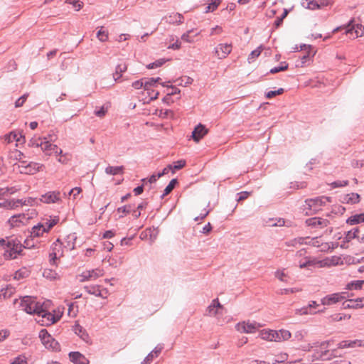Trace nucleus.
<instances>
[{
	"label": "nucleus",
	"instance_id": "nucleus-30",
	"mask_svg": "<svg viewBox=\"0 0 364 364\" xmlns=\"http://www.w3.org/2000/svg\"><path fill=\"white\" fill-rule=\"evenodd\" d=\"M124 167L122 166H109L105 168V173L109 175H117L123 173Z\"/></svg>",
	"mask_w": 364,
	"mask_h": 364
},
{
	"label": "nucleus",
	"instance_id": "nucleus-28",
	"mask_svg": "<svg viewBox=\"0 0 364 364\" xmlns=\"http://www.w3.org/2000/svg\"><path fill=\"white\" fill-rule=\"evenodd\" d=\"M29 361L30 360L24 354H21L11 359L10 364H31Z\"/></svg>",
	"mask_w": 364,
	"mask_h": 364
},
{
	"label": "nucleus",
	"instance_id": "nucleus-39",
	"mask_svg": "<svg viewBox=\"0 0 364 364\" xmlns=\"http://www.w3.org/2000/svg\"><path fill=\"white\" fill-rule=\"evenodd\" d=\"M343 309H358L359 304L356 303V299H348L345 301L343 304Z\"/></svg>",
	"mask_w": 364,
	"mask_h": 364
},
{
	"label": "nucleus",
	"instance_id": "nucleus-57",
	"mask_svg": "<svg viewBox=\"0 0 364 364\" xmlns=\"http://www.w3.org/2000/svg\"><path fill=\"white\" fill-rule=\"evenodd\" d=\"M43 275V277H46V278L53 279L56 277L57 274L50 269H45Z\"/></svg>",
	"mask_w": 364,
	"mask_h": 364
},
{
	"label": "nucleus",
	"instance_id": "nucleus-22",
	"mask_svg": "<svg viewBox=\"0 0 364 364\" xmlns=\"http://www.w3.org/2000/svg\"><path fill=\"white\" fill-rule=\"evenodd\" d=\"M44 142H43L41 150L48 155H50L52 152L58 153V146L52 144L47 138H43Z\"/></svg>",
	"mask_w": 364,
	"mask_h": 364
},
{
	"label": "nucleus",
	"instance_id": "nucleus-56",
	"mask_svg": "<svg viewBox=\"0 0 364 364\" xmlns=\"http://www.w3.org/2000/svg\"><path fill=\"white\" fill-rule=\"evenodd\" d=\"M300 289L298 288H287V289H280V294H289L295 292L299 291Z\"/></svg>",
	"mask_w": 364,
	"mask_h": 364
},
{
	"label": "nucleus",
	"instance_id": "nucleus-14",
	"mask_svg": "<svg viewBox=\"0 0 364 364\" xmlns=\"http://www.w3.org/2000/svg\"><path fill=\"white\" fill-rule=\"evenodd\" d=\"M208 133V129L202 124H198L192 132L193 139L198 142L206 134Z\"/></svg>",
	"mask_w": 364,
	"mask_h": 364
},
{
	"label": "nucleus",
	"instance_id": "nucleus-50",
	"mask_svg": "<svg viewBox=\"0 0 364 364\" xmlns=\"http://www.w3.org/2000/svg\"><path fill=\"white\" fill-rule=\"evenodd\" d=\"M348 185V181L343 180V181H336L331 183V186L332 188H341L344 187Z\"/></svg>",
	"mask_w": 364,
	"mask_h": 364
},
{
	"label": "nucleus",
	"instance_id": "nucleus-29",
	"mask_svg": "<svg viewBox=\"0 0 364 364\" xmlns=\"http://www.w3.org/2000/svg\"><path fill=\"white\" fill-rule=\"evenodd\" d=\"M301 5L305 9H309V10H316L319 9L318 6V2L315 0H304L301 3Z\"/></svg>",
	"mask_w": 364,
	"mask_h": 364
},
{
	"label": "nucleus",
	"instance_id": "nucleus-2",
	"mask_svg": "<svg viewBox=\"0 0 364 364\" xmlns=\"http://www.w3.org/2000/svg\"><path fill=\"white\" fill-rule=\"evenodd\" d=\"M0 245H6V249L4 252V257L6 259H16L23 250V245L21 241L16 238H7L6 240L0 238Z\"/></svg>",
	"mask_w": 364,
	"mask_h": 364
},
{
	"label": "nucleus",
	"instance_id": "nucleus-24",
	"mask_svg": "<svg viewBox=\"0 0 364 364\" xmlns=\"http://www.w3.org/2000/svg\"><path fill=\"white\" fill-rule=\"evenodd\" d=\"M221 308L222 306L219 303L218 299H215L212 301V303L208 306L207 311L209 316H215L217 314L216 308Z\"/></svg>",
	"mask_w": 364,
	"mask_h": 364
},
{
	"label": "nucleus",
	"instance_id": "nucleus-9",
	"mask_svg": "<svg viewBox=\"0 0 364 364\" xmlns=\"http://www.w3.org/2000/svg\"><path fill=\"white\" fill-rule=\"evenodd\" d=\"M259 327H260V325L257 322H242L236 325V329L238 331L245 333H254Z\"/></svg>",
	"mask_w": 364,
	"mask_h": 364
},
{
	"label": "nucleus",
	"instance_id": "nucleus-10",
	"mask_svg": "<svg viewBox=\"0 0 364 364\" xmlns=\"http://www.w3.org/2000/svg\"><path fill=\"white\" fill-rule=\"evenodd\" d=\"M21 306L27 314H32L36 311V301L31 296H26L21 301Z\"/></svg>",
	"mask_w": 364,
	"mask_h": 364
},
{
	"label": "nucleus",
	"instance_id": "nucleus-60",
	"mask_svg": "<svg viewBox=\"0 0 364 364\" xmlns=\"http://www.w3.org/2000/svg\"><path fill=\"white\" fill-rule=\"evenodd\" d=\"M58 221V218L50 219L49 221L46 222L44 225L46 226V229L49 231L55 225L57 224Z\"/></svg>",
	"mask_w": 364,
	"mask_h": 364
},
{
	"label": "nucleus",
	"instance_id": "nucleus-25",
	"mask_svg": "<svg viewBox=\"0 0 364 364\" xmlns=\"http://www.w3.org/2000/svg\"><path fill=\"white\" fill-rule=\"evenodd\" d=\"M343 201L350 204L358 203L360 201V195L355 193L347 194L344 196Z\"/></svg>",
	"mask_w": 364,
	"mask_h": 364
},
{
	"label": "nucleus",
	"instance_id": "nucleus-62",
	"mask_svg": "<svg viewBox=\"0 0 364 364\" xmlns=\"http://www.w3.org/2000/svg\"><path fill=\"white\" fill-rule=\"evenodd\" d=\"M193 31V30H189L186 33H183L181 36V39L186 42L191 43L193 41V39L191 38L189 36V34Z\"/></svg>",
	"mask_w": 364,
	"mask_h": 364
},
{
	"label": "nucleus",
	"instance_id": "nucleus-18",
	"mask_svg": "<svg viewBox=\"0 0 364 364\" xmlns=\"http://www.w3.org/2000/svg\"><path fill=\"white\" fill-rule=\"evenodd\" d=\"M48 232V230L46 229V226L44 224L38 223L32 228L30 236L33 238H38L43 235L44 232Z\"/></svg>",
	"mask_w": 364,
	"mask_h": 364
},
{
	"label": "nucleus",
	"instance_id": "nucleus-13",
	"mask_svg": "<svg viewBox=\"0 0 364 364\" xmlns=\"http://www.w3.org/2000/svg\"><path fill=\"white\" fill-rule=\"evenodd\" d=\"M353 22V20L349 22L347 26L343 27L346 28L345 33L346 34H350L353 35V33H355V36H353V38H358L359 36H362L364 35V26L362 25L357 24L356 26H351V23Z\"/></svg>",
	"mask_w": 364,
	"mask_h": 364
},
{
	"label": "nucleus",
	"instance_id": "nucleus-23",
	"mask_svg": "<svg viewBox=\"0 0 364 364\" xmlns=\"http://www.w3.org/2000/svg\"><path fill=\"white\" fill-rule=\"evenodd\" d=\"M127 65H126V63H123L118 64L116 66L115 72L113 74V77L114 80L117 81V80H119L122 77V73H124L127 70Z\"/></svg>",
	"mask_w": 364,
	"mask_h": 364
},
{
	"label": "nucleus",
	"instance_id": "nucleus-52",
	"mask_svg": "<svg viewBox=\"0 0 364 364\" xmlns=\"http://www.w3.org/2000/svg\"><path fill=\"white\" fill-rule=\"evenodd\" d=\"M92 280L89 271H85L80 275V282H85L86 281Z\"/></svg>",
	"mask_w": 364,
	"mask_h": 364
},
{
	"label": "nucleus",
	"instance_id": "nucleus-3",
	"mask_svg": "<svg viewBox=\"0 0 364 364\" xmlns=\"http://www.w3.org/2000/svg\"><path fill=\"white\" fill-rule=\"evenodd\" d=\"M77 239V236L75 233H71L67 235L63 241L60 239H58L55 242H53L51 245V248L56 250L58 247L60 249L63 247L64 249L67 250H73L75 248V242Z\"/></svg>",
	"mask_w": 364,
	"mask_h": 364
},
{
	"label": "nucleus",
	"instance_id": "nucleus-42",
	"mask_svg": "<svg viewBox=\"0 0 364 364\" xmlns=\"http://www.w3.org/2000/svg\"><path fill=\"white\" fill-rule=\"evenodd\" d=\"M43 142H44L43 139L38 137H33L30 139L28 146L33 147H41L42 148Z\"/></svg>",
	"mask_w": 364,
	"mask_h": 364
},
{
	"label": "nucleus",
	"instance_id": "nucleus-51",
	"mask_svg": "<svg viewBox=\"0 0 364 364\" xmlns=\"http://www.w3.org/2000/svg\"><path fill=\"white\" fill-rule=\"evenodd\" d=\"M107 112V107L102 106L95 110V114L99 117H103Z\"/></svg>",
	"mask_w": 364,
	"mask_h": 364
},
{
	"label": "nucleus",
	"instance_id": "nucleus-53",
	"mask_svg": "<svg viewBox=\"0 0 364 364\" xmlns=\"http://www.w3.org/2000/svg\"><path fill=\"white\" fill-rule=\"evenodd\" d=\"M117 210L118 213H129L132 211V205H123L122 207L118 208Z\"/></svg>",
	"mask_w": 364,
	"mask_h": 364
},
{
	"label": "nucleus",
	"instance_id": "nucleus-55",
	"mask_svg": "<svg viewBox=\"0 0 364 364\" xmlns=\"http://www.w3.org/2000/svg\"><path fill=\"white\" fill-rule=\"evenodd\" d=\"M28 96V94H24L21 97H20L15 102V107H21L25 101L26 100L27 97Z\"/></svg>",
	"mask_w": 364,
	"mask_h": 364
},
{
	"label": "nucleus",
	"instance_id": "nucleus-59",
	"mask_svg": "<svg viewBox=\"0 0 364 364\" xmlns=\"http://www.w3.org/2000/svg\"><path fill=\"white\" fill-rule=\"evenodd\" d=\"M170 88L171 89V91L168 92L167 93V97L164 98V100H163L164 101L166 100V99L169 96L174 95H176V94H180V92H181V90L178 88H177L176 87L171 85Z\"/></svg>",
	"mask_w": 364,
	"mask_h": 364
},
{
	"label": "nucleus",
	"instance_id": "nucleus-4",
	"mask_svg": "<svg viewBox=\"0 0 364 364\" xmlns=\"http://www.w3.org/2000/svg\"><path fill=\"white\" fill-rule=\"evenodd\" d=\"M39 338L46 348L52 349L53 350H59L60 345L58 342L55 341L50 334L48 333L46 329L43 328L40 331Z\"/></svg>",
	"mask_w": 364,
	"mask_h": 364
},
{
	"label": "nucleus",
	"instance_id": "nucleus-61",
	"mask_svg": "<svg viewBox=\"0 0 364 364\" xmlns=\"http://www.w3.org/2000/svg\"><path fill=\"white\" fill-rule=\"evenodd\" d=\"M275 277L277 278H278L282 282H286V280L284 279L286 277V274H285L284 269H282V270H277L275 272Z\"/></svg>",
	"mask_w": 364,
	"mask_h": 364
},
{
	"label": "nucleus",
	"instance_id": "nucleus-32",
	"mask_svg": "<svg viewBox=\"0 0 364 364\" xmlns=\"http://www.w3.org/2000/svg\"><path fill=\"white\" fill-rule=\"evenodd\" d=\"M85 291L91 295H95L96 296H101V291L98 286H85L84 287Z\"/></svg>",
	"mask_w": 364,
	"mask_h": 364
},
{
	"label": "nucleus",
	"instance_id": "nucleus-26",
	"mask_svg": "<svg viewBox=\"0 0 364 364\" xmlns=\"http://www.w3.org/2000/svg\"><path fill=\"white\" fill-rule=\"evenodd\" d=\"M362 222H364V213L354 215L346 220V223L351 225L358 224Z\"/></svg>",
	"mask_w": 364,
	"mask_h": 364
},
{
	"label": "nucleus",
	"instance_id": "nucleus-37",
	"mask_svg": "<svg viewBox=\"0 0 364 364\" xmlns=\"http://www.w3.org/2000/svg\"><path fill=\"white\" fill-rule=\"evenodd\" d=\"M146 237H149L151 242H153L157 237L158 230L155 228H147L145 230Z\"/></svg>",
	"mask_w": 364,
	"mask_h": 364
},
{
	"label": "nucleus",
	"instance_id": "nucleus-16",
	"mask_svg": "<svg viewBox=\"0 0 364 364\" xmlns=\"http://www.w3.org/2000/svg\"><path fill=\"white\" fill-rule=\"evenodd\" d=\"M306 223L309 226L316 228H323L326 227L329 222L327 219H323L321 218H311L306 220Z\"/></svg>",
	"mask_w": 364,
	"mask_h": 364
},
{
	"label": "nucleus",
	"instance_id": "nucleus-47",
	"mask_svg": "<svg viewBox=\"0 0 364 364\" xmlns=\"http://www.w3.org/2000/svg\"><path fill=\"white\" fill-rule=\"evenodd\" d=\"M97 37L102 42H105L108 39V33L105 31L102 28L99 30L97 33Z\"/></svg>",
	"mask_w": 364,
	"mask_h": 364
},
{
	"label": "nucleus",
	"instance_id": "nucleus-41",
	"mask_svg": "<svg viewBox=\"0 0 364 364\" xmlns=\"http://www.w3.org/2000/svg\"><path fill=\"white\" fill-rule=\"evenodd\" d=\"M0 208H5L7 210H13L16 208L14 199L5 200L0 203Z\"/></svg>",
	"mask_w": 364,
	"mask_h": 364
},
{
	"label": "nucleus",
	"instance_id": "nucleus-15",
	"mask_svg": "<svg viewBox=\"0 0 364 364\" xmlns=\"http://www.w3.org/2000/svg\"><path fill=\"white\" fill-rule=\"evenodd\" d=\"M70 361L75 364H88V360L84 355L77 351L70 352L69 353Z\"/></svg>",
	"mask_w": 364,
	"mask_h": 364
},
{
	"label": "nucleus",
	"instance_id": "nucleus-35",
	"mask_svg": "<svg viewBox=\"0 0 364 364\" xmlns=\"http://www.w3.org/2000/svg\"><path fill=\"white\" fill-rule=\"evenodd\" d=\"M178 183L176 178H173L171 180L169 183L166 186L164 191V193L161 195V198H163L165 196L169 194L172 190L174 188L176 184Z\"/></svg>",
	"mask_w": 364,
	"mask_h": 364
},
{
	"label": "nucleus",
	"instance_id": "nucleus-11",
	"mask_svg": "<svg viewBox=\"0 0 364 364\" xmlns=\"http://www.w3.org/2000/svg\"><path fill=\"white\" fill-rule=\"evenodd\" d=\"M232 51V45L220 43L215 48V54L219 59L225 58Z\"/></svg>",
	"mask_w": 364,
	"mask_h": 364
},
{
	"label": "nucleus",
	"instance_id": "nucleus-8",
	"mask_svg": "<svg viewBox=\"0 0 364 364\" xmlns=\"http://www.w3.org/2000/svg\"><path fill=\"white\" fill-rule=\"evenodd\" d=\"M30 218L31 217L28 214L20 213L11 216L8 223L11 228L19 227L26 224Z\"/></svg>",
	"mask_w": 364,
	"mask_h": 364
},
{
	"label": "nucleus",
	"instance_id": "nucleus-27",
	"mask_svg": "<svg viewBox=\"0 0 364 364\" xmlns=\"http://www.w3.org/2000/svg\"><path fill=\"white\" fill-rule=\"evenodd\" d=\"M359 232L358 228H355L348 232H346V235L344 237V242H349L353 239H358L360 237L358 236V233Z\"/></svg>",
	"mask_w": 364,
	"mask_h": 364
},
{
	"label": "nucleus",
	"instance_id": "nucleus-21",
	"mask_svg": "<svg viewBox=\"0 0 364 364\" xmlns=\"http://www.w3.org/2000/svg\"><path fill=\"white\" fill-rule=\"evenodd\" d=\"M73 331L76 335H77L82 340L86 343L90 342V336L85 329L83 328L80 324H75L73 326Z\"/></svg>",
	"mask_w": 364,
	"mask_h": 364
},
{
	"label": "nucleus",
	"instance_id": "nucleus-19",
	"mask_svg": "<svg viewBox=\"0 0 364 364\" xmlns=\"http://www.w3.org/2000/svg\"><path fill=\"white\" fill-rule=\"evenodd\" d=\"M166 23L169 24H181L183 23V16L179 13H172L164 18Z\"/></svg>",
	"mask_w": 364,
	"mask_h": 364
},
{
	"label": "nucleus",
	"instance_id": "nucleus-58",
	"mask_svg": "<svg viewBox=\"0 0 364 364\" xmlns=\"http://www.w3.org/2000/svg\"><path fill=\"white\" fill-rule=\"evenodd\" d=\"M53 252L50 253V262L51 264H54L57 259V253L60 252V248L58 247L56 250L52 248Z\"/></svg>",
	"mask_w": 364,
	"mask_h": 364
},
{
	"label": "nucleus",
	"instance_id": "nucleus-34",
	"mask_svg": "<svg viewBox=\"0 0 364 364\" xmlns=\"http://www.w3.org/2000/svg\"><path fill=\"white\" fill-rule=\"evenodd\" d=\"M295 314L298 315H314L316 314V312L312 311L309 306H306L300 309H296L295 310Z\"/></svg>",
	"mask_w": 364,
	"mask_h": 364
},
{
	"label": "nucleus",
	"instance_id": "nucleus-17",
	"mask_svg": "<svg viewBox=\"0 0 364 364\" xmlns=\"http://www.w3.org/2000/svg\"><path fill=\"white\" fill-rule=\"evenodd\" d=\"M355 346H364V341L354 340V341H342L338 344V348H354Z\"/></svg>",
	"mask_w": 364,
	"mask_h": 364
},
{
	"label": "nucleus",
	"instance_id": "nucleus-38",
	"mask_svg": "<svg viewBox=\"0 0 364 364\" xmlns=\"http://www.w3.org/2000/svg\"><path fill=\"white\" fill-rule=\"evenodd\" d=\"M42 318H46L47 321L46 324H53L58 321V318L55 317L53 314L50 312L45 311V312L42 314Z\"/></svg>",
	"mask_w": 364,
	"mask_h": 364
},
{
	"label": "nucleus",
	"instance_id": "nucleus-20",
	"mask_svg": "<svg viewBox=\"0 0 364 364\" xmlns=\"http://www.w3.org/2000/svg\"><path fill=\"white\" fill-rule=\"evenodd\" d=\"M262 338L264 340L274 342H280V338L278 335V331L274 330H269L264 331L261 333Z\"/></svg>",
	"mask_w": 364,
	"mask_h": 364
},
{
	"label": "nucleus",
	"instance_id": "nucleus-5",
	"mask_svg": "<svg viewBox=\"0 0 364 364\" xmlns=\"http://www.w3.org/2000/svg\"><path fill=\"white\" fill-rule=\"evenodd\" d=\"M346 294V292H340L326 295L321 299V304L324 306H331L345 299Z\"/></svg>",
	"mask_w": 364,
	"mask_h": 364
},
{
	"label": "nucleus",
	"instance_id": "nucleus-31",
	"mask_svg": "<svg viewBox=\"0 0 364 364\" xmlns=\"http://www.w3.org/2000/svg\"><path fill=\"white\" fill-rule=\"evenodd\" d=\"M364 284V280H356L352 281L346 285V289L348 290H360L362 289L363 285Z\"/></svg>",
	"mask_w": 364,
	"mask_h": 364
},
{
	"label": "nucleus",
	"instance_id": "nucleus-54",
	"mask_svg": "<svg viewBox=\"0 0 364 364\" xmlns=\"http://www.w3.org/2000/svg\"><path fill=\"white\" fill-rule=\"evenodd\" d=\"M186 165V161L184 160H178L174 162L173 165V173H174L175 170H178L182 168Z\"/></svg>",
	"mask_w": 364,
	"mask_h": 364
},
{
	"label": "nucleus",
	"instance_id": "nucleus-49",
	"mask_svg": "<svg viewBox=\"0 0 364 364\" xmlns=\"http://www.w3.org/2000/svg\"><path fill=\"white\" fill-rule=\"evenodd\" d=\"M66 3L73 5L76 11H79L83 5V3L79 0H66Z\"/></svg>",
	"mask_w": 364,
	"mask_h": 364
},
{
	"label": "nucleus",
	"instance_id": "nucleus-48",
	"mask_svg": "<svg viewBox=\"0 0 364 364\" xmlns=\"http://www.w3.org/2000/svg\"><path fill=\"white\" fill-rule=\"evenodd\" d=\"M165 62H166L165 59H159V60L154 61V63H149V65H147L146 68L148 69H154L156 68H159V67L161 66Z\"/></svg>",
	"mask_w": 364,
	"mask_h": 364
},
{
	"label": "nucleus",
	"instance_id": "nucleus-33",
	"mask_svg": "<svg viewBox=\"0 0 364 364\" xmlns=\"http://www.w3.org/2000/svg\"><path fill=\"white\" fill-rule=\"evenodd\" d=\"M14 288L11 286H7L6 288H2L0 291V298H9L14 294Z\"/></svg>",
	"mask_w": 364,
	"mask_h": 364
},
{
	"label": "nucleus",
	"instance_id": "nucleus-12",
	"mask_svg": "<svg viewBox=\"0 0 364 364\" xmlns=\"http://www.w3.org/2000/svg\"><path fill=\"white\" fill-rule=\"evenodd\" d=\"M40 200L44 203L50 204L58 203L60 200V191H49L42 195Z\"/></svg>",
	"mask_w": 364,
	"mask_h": 364
},
{
	"label": "nucleus",
	"instance_id": "nucleus-36",
	"mask_svg": "<svg viewBox=\"0 0 364 364\" xmlns=\"http://www.w3.org/2000/svg\"><path fill=\"white\" fill-rule=\"evenodd\" d=\"M90 274L92 280H95L97 278L104 275V269L102 268H96L91 270H88Z\"/></svg>",
	"mask_w": 364,
	"mask_h": 364
},
{
	"label": "nucleus",
	"instance_id": "nucleus-43",
	"mask_svg": "<svg viewBox=\"0 0 364 364\" xmlns=\"http://www.w3.org/2000/svg\"><path fill=\"white\" fill-rule=\"evenodd\" d=\"M160 77H150L144 82V90H149V87L154 86L156 82H159Z\"/></svg>",
	"mask_w": 364,
	"mask_h": 364
},
{
	"label": "nucleus",
	"instance_id": "nucleus-40",
	"mask_svg": "<svg viewBox=\"0 0 364 364\" xmlns=\"http://www.w3.org/2000/svg\"><path fill=\"white\" fill-rule=\"evenodd\" d=\"M210 1H211V3L209 4L206 6L205 13H209V12L214 11L215 9H217V8L218 7V6L220 5V4L221 2V0H210Z\"/></svg>",
	"mask_w": 364,
	"mask_h": 364
},
{
	"label": "nucleus",
	"instance_id": "nucleus-46",
	"mask_svg": "<svg viewBox=\"0 0 364 364\" xmlns=\"http://www.w3.org/2000/svg\"><path fill=\"white\" fill-rule=\"evenodd\" d=\"M283 64H284L283 66H279L278 65V66L272 68L269 70V73H272V74H274V73H279V72L287 70L288 64L286 62H284V61L283 62Z\"/></svg>",
	"mask_w": 364,
	"mask_h": 364
},
{
	"label": "nucleus",
	"instance_id": "nucleus-7",
	"mask_svg": "<svg viewBox=\"0 0 364 364\" xmlns=\"http://www.w3.org/2000/svg\"><path fill=\"white\" fill-rule=\"evenodd\" d=\"M329 201V198L321 196L308 199L306 200V203L309 207L310 210L316 211L321 206L325 205Z\"/></svg>",
	"mask_w": 364,
	"mask_h": 364
},
{
	"label": "nucleus",
	"instance_id": "nucleus-1",
	"mask_svg": "<svg viewBox=\"0 0 364 364\" xmlns=\"http://www.w3.org/2000/svg\"><path fill=\"white\" fill-rule=\"evenodd\" d=\"M331 343V340L322 342L316 341L308 345L306 349L308 351H312L311 360H328L335 357L336 350H330L328 347Z\"/></svg>",
	"mask_w": 364,
	"mask_h": 364
},
{
	"label": "nucleus",
	"instance_id": "nucleus-63",
	"mask_svg": "<svg viewBox=\"0 0 364 364\" xmlns=\"http://www.w3.org/2000/svg\"><path fill=\"white\" fill-rule=\"evenodd\" d=\"M154 357V355H153V352H150L146 358L144 359V360L141 363V364H149L153 358Z\"/></svg>",
	"mask_w": 364,
	"mask_h": 364
},
{
	"label": "nucleus",
	"instance_id": "nucleus-45",
	"mask_svg": "<svg viewBox=\"0 0 364 364\" xmlns=\"http://www.w3.org/2000/svg\"><path fill=\"white\" fill-rule=\"evenodd\" d=\"M278 335L280 338V342L282 341L288 340L291 338V333L289 331L284 329L279 330L278 331Z\"/></svg>",
	"mask_w": 364,
	"mask_h": 364
},
{
	"label": "nucleus",
	"instance_id": "nucleus-44",
	"mask_svg": "<svg viewBox=\"0 0 364 364\" xmlns=\"http://www.w3.org/2000/svg\"><path fill=\"white\" fill-rule=\"evenodd\" d=\"M262 50V46H259L250 53V54L248 56V61L250 63H252L256 58H257L260 55Z\"/></svg>",
	"mask_w": 364,
	"mask_h": 364
},
{
	"label": "nucleus",
	"instance_id": "nucleus-6",
	"mask_svg": "<svg viewBox=\"0 0 364 364\" xmlns=\"http://www.w3.org/2000/svg\"><path fill=\"white\" fill-rule=\"evenodd\" d=\"M19 163L20 173L23 174H34L40 171L42 166V165L38 163L30 162L27 164L25 161H20Z\"/></svg>",
	"mask_w": 364,
	"mask_h": 364
},
{
	"label": "nucleus",
	"instance_id": "nucleus-64",
	"mask_svg": "<svg viewBox=\"0 0 364 364\" xmlns=\"http://www.w3.org/2000/svg\"><path fill=\"white\" fill-rule=\"evenodd\" d=\"M330 364H351L350 361L343 359L341 358H337L336 360L332 361Z\"/></svg>",
	"mask_w": 364,
	"mask_h": 364
}]
</instances>
